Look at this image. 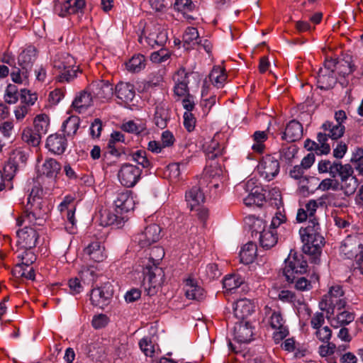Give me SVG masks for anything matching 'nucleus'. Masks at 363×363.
<instances>
[{
  "instance_id": "obj_49",
  "label": "nucleus",
  "mask_w": 363,
  "mask_h": 363,
  "mask_svg": "<svg viewBox=\"0 0 363 363\" xmlns=\"http://www.w3.org/2000/svg\"><path fill=\"white\" fill-rule=\"evenodd\" d=\"M18 90L16 85L9 84L4 94L5 102L9 104H13L18 101Z\"/></svg>"
},
{
  "instance_id": "obj_37",
  "label": "nucleus",
  "mask_w": 363,
  "mask_h": 363,
  "mask_svg": "<svg viewBox=\"0 0 363 363\" xmlns=\"http://www.w3.org/2000/svg\"><path fill=\"white\" fill-rule=\"evenodd\" d=\"M21 138L25 143L35 147L40 144L42 135L34 129L26 128L23 130Z\"/></svg>"
},
{
  "instance_id": "obj_44",
  "label": "nucleus",
  "mask_w": 363,
  "mask_h": 363,
  "mask_svg": "<svg viewBox=\"0 0 363 363\" xmlns=\"http://www.w3.org/2000/svg\"><path fill=\"white\" fill-rule=\"evenodd\" d=\"M358 185L357 179L353 176L341 182L340 189L344 191L345 195L350 196L355 192Z\"/></svg>"
},
{
  "instance_id": "obj_64",
  "label": "nucleus",
  "mask_w": 363,
  "mask_h": 363,
  "mask_svg": "<svg viewBox=\"0 0 363 363\" xmlns=\"http://www.w3.org/2000/svg\"><path fill=\"white\" fill-rule=\"evenodd\" d=\"M286 220V215L284 212L278 210L274 217L272 219L271 225L269 228H273V229L277 230V228L282 223H284Z\"/></svg>"
},
{
  "instance_id": "obj_27",
  "label": "nucleus",
  "mask_w": 363,
  "mask_h": 363,
  "mask_svg": "<svg viewBox=\"0 0 363 363\" xmlns=\"http://www.w3.org/2000/svg\"><path fill=\"white\" fill-rule=\"evenodd\" d=\"M257 247L256 244L249 242L245 244L240 252V258L242 263L249 264L255 260L257 256Z\"/></svg>"
},
{
  "instance_id": "obj_38",
  "label": "nucleus",
  "mask_w": 363,
  "mask_h": 363,
  "mask_svg": "<svg viewBox=\"0 0 363 363\" xmlns=\"http://www.w3.org/2000/svg\"><path fill=\"white\" fill-rule=\"evenodd\" d=\"M211 82L217 87H221L227 79L225 70L220 67H214L209 74Z\"/></svg>"
},
{
  "instance_id": "obj_41",
  "label": "nucleus",
  "mask_w": 363,
  "mask_h": 363,
  "mask_svg": "<svg viewBox=\"0 0 363 363\" xmlns=\"http://www.w3.org/2000/svg\"><path fill=\"white\" fill-rule=\"evenodd\" d=\"M34 130L40 135L47 133L49 128V117L46 114L38 115L34 119Z\"/></svg>"
},
{
  "instance_id": "obj_60",
  "label": "nucleus",
  "mask_w": 363,
  "mask_h": 363,
  "mask_svg": "<svg viewBox=\"0 0 363 363\" xmlns=\"http://www.w3.org/2000/svg\"><path fill=\"white\" fill-rule=\"evenodd\" d=\"M65 90L64 89L57 88L50 93L49 101L52 104H57L65 97Z\"/></svg>"
},
{
  "instance_id": "obj_18",
  "label": "nucleus",
  "mask_w": 363,
  "mask_h": 363,
  "mask_svg": "<svg viewBox=\"0 0 363 363\" xmlns=\"http://www.w3.org/2000/svg\"><path fill=\"white\" fill-rule=\"evenodd\" d=\"M170 119V111L167 103L160 102L156 105L154 115V123L160 128L167 127V122Z\"/></svg>"
},
{
  "instance_id": "obj_58",
  "label": "nucleus",
  "mask_w": 363,
  "mask_h": 363,
  "mask_svg": "<svg viewBox=\"0 0 363 363\" xmlns=\"http://www.w3.org/2000/svg\"><path fill=\"white\" fill-rule=\"evenodd\" d=\"M20 96L21 103L25 104L24 105H26L27 106L34 104L37 100L36 94H31L30 91L27 89H21Z\"/></svg>"
},
{
  "instance_id": "obj_39",
  "label": "nucleus",
  "mask_w": 363,
  "mask_h": 363,
  "mask_svg": "<svg viewBox=\"0 0 363 363\" xmlns=\"http://www.w3.org/2000/svg\"><path fill=\"white\" fill-rule=\"evenodd\" d=\"M145 59L143 55H134L128 62L125 66L128 71L132 72H139L145 67Z\"/></svg>"
},
{
  "instance_id": "obj_42",
  "label": "nucleus",
  "mask_w": 363,
  "mask_h": 363,
  "mask_svg": "<svg viewBox=\"0 0 363 363\" xmlns=\"http://www.w3.org/2000/svg\"><path fill=\"white\" fill-rule=\"evenodd\" d=\"M301 274L294 275V279L286 280L287 282L294 284V288L298 291H308L312 289V281H308L306 277L300 276Z\"/></svg>"
},
{
  "instance_id": "obj_2",
  "label": "nucleus",
  "mask_w": 363,
  "mask_h": 363,
  "mask_svg": "<svg viewBox=\"0 0 363 363\" xmlns=\"http://www.w3.org/2000/svg\"><path fill=\"white\" fill-rule=\"evenodd\" d=\"M148 257H143L139 265L143 268L142 287L147 296H154L164 281V272L160 267V262L164 256V249L155 246L150 249Z\"/></svg>"
},
{
  "instance_id": "obj_12",
  "label": "nucleus",
  "mask_w": 363,
  "mask_h": 363,
  "mask_svg": "<svg viewBox=\"0 0 363 363\" xmlns=\"http://www.w3.org/2000/svg\"><path fill=\"white\" fill-rule=\"evenodd\" d=\"M114 204L116 206V213L123 215L132 210L135 207V201L131 194V191L128 190H124L121 192H118L116 198L114 200Z\"/></svg>"
},
{
  "instance_id": "obj_32",
  "label": "nucleus",
  "mask_w": 363,
  "mask_h": 363,
  "mask_svg": "<svg viewBox=\"0 0 363 363\" xmlns=\"http://www.w3.org/2000/svg\"><path fill=\"white\" fill-rule=\"evenodd\" d=\"M60 169L61 164L55 159L49 158L45 160L40 171L48 177L56 178Z\"/></svg>"
},
{
  "instance_id": "obj_22",
  "label": "nucleus",
  "mask_w": 363,
  "mask_h": 363,
  "mask_svg": "<svg viewBox=\"0 0 363 363\" xmlns=\"http://www.w3.org/2000/svg\"><path fill=\"white\" fill-rule=\"evenodd\" d=\"M318 87L328 90L334 87L337 83L336 74L328 72L327 69H320L317 77Z\"/></svg>"
},
{
  "instance_id": "obj_30",
  "label": "nucleus",
  "mask_w": 363,
  "mask_h": 363,
  "mask_svg": "<svg viewBox=\"0 0 363 363\" xmlns=\"http://www.w3.org/2000/svg\"><path fill=\"white\" fill-rule=\"evenodd\" d=\"M353 168L350 164H342L340 162H334V167L331 169V177L335 178L338 175L341 182H344V179L353 177Z\"/></svg>"
},
{
  "instance_id": "obj_3",
  "label": "nucleus",
  "mask_w": 363,
  "mask_h": 363,
  "mask_svg": "<svg viewBox=\"0 0 363 363\" xmlns=\"http://www.w3.org/2000/svg\"><path fill=\"white\" fill-rule=\"evenodd\" d=\"M45 220L46 211L43 208L42 203L32 202L30 198H28L23 213L17 218L16 223L19 226L26 221L33 226H42L44 225Z\"/></svg>"
},
{
  "instance_id": "obj_34",
  "label": "nucleus",
  "mask_w": 363,
  "mask_h": 363,
  "mask_svg": "<svg viewBox=\"0 0 363 363\" xmlns=\"http://www.w3.org/2000/svg\"><path fill=\"white\" fill-rule=\"evenodd\" d=\"M354 319V314L344 311L338 313L335 317L331 318L330 325L333 328H339L352 323Z\"/></svg>"
},
{
  "instance_id": "obj_35",
  "label": "nucleus",
  "mask_w": 363,
  "mask_h": 363,
  "mask_svg": "<svg viewBox=\"0 0 363 363\" xmlns=\"http://www.w3.org/2000/svg\"><path fill=\"white\" fill-rule=\"evenodd\" d=\"M244 284V279L239 274L226 275L223 280V288L228 291L237 289Z\"/></svg>"
},
{
  "instance_id": "obj_29",
  "label": "nucleus",
  "mask_w": 363,
  "mask_h": 363,
  "mask_svg": "<svg viewBox=\"0 0 363 363\" xmlns=\"http://www.w3.org/2000/svg\"><path fill=\"white\" fill-rule=\"evenodd\" d=\"M204 200V194L199 186H193L186 193V201L191 210L196 206H199L200 203H203Z\"/></svg>"
},
{
  "instance_id": "obj_52",
  "label": "nucleus",
  "mask_w": 363,
  "mask_h": 363,
  "mask_svg": "<svg viewBox=\"0 0 363 363\" xmlns=\"http://www.w3.org/2000/svg\"><path fill=\"white\" fill-rule=\"evenodd\" d=\"M354 71V65L347 60H339L337 61L336 72L342 77H345Z\"/></svg>"
},
{
  "instance_id": "obj_59",
  "label": "nucleus",
  "mask_w": 363,
  "mask_h": 363,
  "mask_svg": "<svg viewBox=\"0 0 363 363\" xmlns=\"http://www.w3.org/2000/svg\"><path fill=\"white\" fill-rule=\"evenodd\" d=\"M315 335L323 342H328L332 336V330L328 326L320 328L316 330Z\"/></svg>"
},
{
  "instance_id": "obj_63",
  "label": "nucleus",
  "mask_w": 363,
  "mask_h": 363,
  "mask_svg": "<svg viewBox=\"0 0 363 363\" xmlns=\"http://www.w3.org/2000/svg\"><path fill=\"white\" fill-rule=\"evenodd\" d=\"M108 318L106 315L99 314L94 316L91 324L95 329L104 328L108 324Z\"/></svg>"
},
{
  "instance_id": "obj_15",
  "label": "nucleus",
  "mask_w": 363,
  "mask_h": 363,
  "mask_svg": "<svg viewBox=\"0 0 363 363\" xmlns=\"http://www.w3.org/2000/svg\"><path fill=\"white\" fill-rule=\"evenodd\" d=\"M91 90L95 97L101 100H108L113 95V86L108 81H99L92 83Z\"/></svg>"
},
{
  "instance_id": "obj_7",
  "label": "nucleus",
  "mask_w": 363,
  "mask_h": 363,
  "mask_svg": "<svg viewBox=\"0 0 363 363\" xmlns=\"http://www.w3.org/2000/svg\"><path fill=\"white\" fill-rule=\"evenodd\" d=\"M142 169L135 165L124 163L118 172L120 183L125 187H133L140 179Z\"/></svg>"
},
{
  "instance_id": "obj_13",
  "label": "nucleus",
  "mask_w": 363,
  "mask_h": 363,
  "mask_svg": "<svg viewBox=\"0 0 363 363\" xmlns=\"http://www.w3.org/2000/svg\"><path fill=\"white\" fill-rule=\"evenodd\" d=\"M67 141L65 135H50L46 141V147L55 155H62L66 150Z\"/></svg>"
},
{
  "instance_id": "obj_55",
  "label": "nucleus",
  "mask_w": 363,
  "mask_h": 363,
  "mask_svg": "<svg viewBox=\"0 0 363 363\" xmlns=\"http://www.w3.org/2000/svg\"><path fill=\"white\" fill-rule=\"evenodd\" d=\"M78 68L74 67V65L71 67V68H68L62 70L58 76V80L60 82H69L71 80L74 79L77 77Z\"/></svg>"
},
{
  "instance_id": "obj_1",
  "label": "nucleus",
  "mask_w": 363,
  "mask_h": 363,
  "mask_svg": "<svg viewBox=\"0 0 363 363\" xmlns=\"http://www.w3.org/2000/svg\"><path fill=\"white\" fill-rule=\"evenodd\" d=\"M323 198L318 201L310 200L303 208H299L296 215V220L302 223L308 220V225L301 228L299 230L301 241L303 242L302 251L310 257L311 262L318 264L320 262V256L322 247L325 245V238L320 234V226L315 212L319 205L323 206Z\"/></svg>"
},
{
  "instance_id": "obj_6",
  "label": "nucleus",
  "mask_w": 363,
  "mask_h": 363,
  "mask_svg": "<svg viewBox=\"0 0 363 363\" xmlns=\"http://www.w3.org/2000/svg\"><path fill=\"white\" fill-rule=\"evenodd\" d=\"M113 295V286L111 283L107 282L91 290L90 301L93 306L104 309L110 303Z\"/></svg>"
},
{
  "instance_id": "obj_36",
  "label": "nucleus",
  "mask_w": 363,
  "mask_h": 363,
  "mask_svg": "<svg viewBox=\"0 0 363 363\" xmlns=\"http://www.w3.org/2000/svg\"><path fill=\"white\" fill-rule=\"evenodd\" d=\"M79 127V118L77 116H71L65 120L62 125V130L67 136L75 135Z\"/></svg>"
},
{
  "instance_id": "obj_28",
  "label": "nucleus",
  "mask_w": 363,
  "mask_h": 363,
  "mask_svg": "<svg viewBox=\"0 0 363 363\" xmlns=\"http://www.w3.org/2000/svg\"><path fill=\"white\" fill-rule=\"evenodd\" d=\"M321 128L332 140H337L342 137L345 130L342 124H334L333 122L329 121L323 123Z\"/></svg>"
},
{
  "instance_id": "obj_23",
  "label": "nucleus",
  "mask_w": 363,
  "mask_h": 363,
  "mask_svg": "<svg viewBox=\"0 0 363 363\" xmlns=\"http://www.w3.org/2000/svg\"><path fill=\"white\" fill-rule=\"evenodd\" d=\"M84 255L87 256L90 259L96 262H102L106 257L104 247L98 241L90 243L84 250Z\"/></svg>"
},
{
  "instance_id": "obj_21",
  "label": "nucleus",
  "mask_w": 363,
  "mask_h": 363,
  "mask_svg": "<svg viewBox=\"0 0 363 363\" xmlns=\"http://www.w3.org/2000/svg\"><path fill=\"white\" fill-rule=\"evenodd\" d=\"M128 220L127 217L119 214L114 213L110 211L104 210L101 214V223L103 225H113L116 228H121Z\"/></svg>"
},
{
  "instance_id": "obj_40",
  "label": "nucleus",
  "mask_w": 363,
  "mask_h": 363,
  "mask_svg": "<svg viewBox=\"0 0 363 363\" xmlns=\"http://www.w3.org/2000/svg\"><path fill=\"white\" fill-rule=\"evenodd\" d=\"M199 34L198 30L194 27H188L182 37L184 45H187L186 48L189 49V46L194 45L198 43Z\"/></svg>"
},
{
  "instance_id": "obj_46",
  "label": "nucleus",
  "mask_w": 363,
  "mask_h": 363,
  "mask_svg": "<svg viewBox=\"0 0 363 363\" xmlns=\"http://www.w3.org/2000/svg\"><path fill=\"white\" fill-rule=\"evenodd\" d=\"M264 201V194L256 189L255 191L250 193L245 199H244V203L246 206L256 205L257 206H262Z\"/></svg>"
},
{
  "instance_id": "obj_50",
  "label": "nucleus",
  "mask_w": 363,
  "mask_h": 363,
  "mask_svg": "<svg viewBox=\"0 0 363 363\" xmlns=\"http://www.w3.org/2000/svg\"><path fill=\"white\" fill-rule=\"evenodd\" d=\"M298 149L294 145L283 146L279 151V157L282 160L290 162L297 153Z\"/></svg>"
},
{
  "instance_id": "obj_17",
  "label": "nucleus",
  "mask_w": 363,
  "mask_h": 363,
  "mask_svg": "<svg viewBox=\"0 0 363 363\" xmlns=\"http://www.w3.org/2000/svg\"><path fill=\"white\" fill-rule=\"evenodd\" d=\"M115 93L118 99L126 104L131 102L135 96L134 85L128 82H119L115 87Z\"/></svg>"
},
{
  "instance_id": "obj_62",
  "label": "nucleus",
  "mask_w": 363,
  "mask_h": 363,
  "mask_svg": "<svg viewBox=\"0 0 363 363\" xmlns=\"http://www.w3.org/2000/svg\"><path fill=\"white\" fill-rule=\"evenodd\" d=\"M304 169L301 165H296L290 171V176L295 179H301V182H307L308 177L303 176Z\"/></svg>"
},
{
  "instance_id": "obj_43",
  "label": "nucleus",
  "mask_w": 363,
  "mask_h": 363,
  "mask_svg": "<svg viewBox=\"0 0 363 363\" xmlns=\"http://www.w3.org/2000/svg\"><path fill=\"white\" fill-rule=\"evenodd\" d=\"M205 152L208 160H213L223 155V148L220 147L217 141L212 140L211 143L205 148Z\"/></svg>"
},
{
  "instance_id": "obj_5",
  "label": "nucleus",
  "mask_w": 363,
  "mask_h": 363,
  "mask_svg": "<svg viewBox=\"0 0 363 363\" xmlns=\"http://www.w3.org/2000/svg\"><path fill=\"white\" fill-rule=\"evenodd\" d=\"M285 264L283 274L286 280H293L294 275L303 274L307 272V261L302 254L291 251Z\"/></svg>"
},
{
  "instance_id": "obj_10",
  "label": "nucleus",
  "mask_w": 363,
  "mask_h": 363,
  "mask_svg": "<svg viewBox=\"0 0 363 363\" xmlns=\"http://www.w3.org/2000/svg\"><path fill=\"white\" fill-rule=\"evenodd\" d=\"M38 229L31 226H25L17 230L18 245L23 249L30 250L37 245L39 238Z\"/></svg>"
},
{
  "instance_id": "obj_56",
  "label": "nucleus",
  "mask_w": 363,
  "mask_h": 363,
  "mask_svg": "<svg viewBox=\"0 0 363 363\" xmlns=\"http://www.w3.org/2000/svg\"><path fill=\"white\" fill-rule=\"evenodd\" d=\"M169 57V51L161 48L158 51L153 52L150 55V60L153 62L160 63L166 61Z\"/></svg>"
},
{
  "instance_id": "obj_19",
  "label": "nucleus",
  "mask_w": 363,
  "mask_h": 363,
  "mask_svg": "<svg viewBox=\"0 0 363 363\" xmlns=\"http://www.w3.org/2000/svg\"><path fill=\"white\" fill-rule=\"evenodd\" d=\"M184 291L189 299L200 301L204 298L203 289L193 278L189 277L185 280Z\"/></svg>"
},
{
  "instance_id": "obj_8",
  "label": "nucleus",
  "mask_w": 363,
  "mask_h": 363,
  "mask_svg": "<svg viewBox=\"0 0 363 363\" xmlns=\"http://www.w3.org/2000/svg\"><path fill=\"white\" fill-rule=\"evenodd\" d=\"M279 168L278 160L270 155L263 157L257 165L261 177L267 181L272 180L279 174Z\"/></svg>"
},
{
  "instance_id": "obj_4",
  "label": "nucleus",
  "mask_w": 363,
  "mask_h": 363,
  "mask_svg": "<svg viewBox=\"0 0 363 363\" xmlns=\"http://www.w3.org/2000/svg\"><path fill=\"white\" fill-rule=\"evenodd\" d=\"M320 309L326 311L328 313L333 314L335 309L341 310L346 306L344 291L339 285L330 287L328 294L324 296L320 302Z\"/></svg>"
},
{
  "instance_id": "obj_25",
  "label": "nucleus",
  "mask_w": 363,
  "mask_h": 363,
  "mask_svg": "<svg viewBox=\"0 0 363 363\" xmlns=\"http://www.w3.org/2000/svg\"><path fill=\"white\" fill-rule=\"evenodd\" d=\"M259 241L262 248L265 250L271 249L278 241L277 230L273 229V228H269L267 230H262L259 235Z\"/></svg>"
},
{
  "instance_id": "obj_20",
  "label": "nucleus",
  "mask_w": 363,
  "mask_h": 363,
  "mask_svg": "<svg viewBox=\"0 0 363 363\" xmlns=\"http://www.w3.org/2000/svg\"><path fill=\"white\" fill-rule=\"evenodd\" d=\"M235 316L240 320H243L250 316L255 311L253 303L247 298L238 300L234 307Z\"/></svg>"
},
{
  "instance_id": "obj_47",
  "label": "nucleus",
  "mask_w": 363,
  "mask_h": 363,
  "mask_svg": "<svg viewBox=\"0 0 363 363\" xmlns=\"http://www.w3.org/2000/svg\"><path fill=\"white\" fill-rule=\"evenodd\" d=\"M71 1V0H66L62 2L57 1L55 4V12L61 17L73 13Z\"/></svg>"
},
{
  "instance_id": "obj_16",
  "label": "nucleus",
  "mask_w": 363,
  "mask_h": 363,
  "mask_svg": "<svg viewBox=\"0 0 363 363\" xmlns=\"http://www.w3.org/2000/svg\"><path fill=\"white\" fill-rule=\"evenodd\" d=\"M269 323L272 328L277 330L274 333V338L276 341L283 340L287 336L289 331L284 325V321L280 312L274 311L272 313Z\"/></svg>"
},
{
  "instance_id": "obj_14",
  "label": "nucleus",
  "mask_w": 363,
  "mask_h": 363,
  "mask_svg": "<svg viewBox=\"0 0 363 363\" xmlns=\"http://www.w3.org/2000/svg\"><path fill=\"white\" fill-rule=\"evenodd\" d=\"M303 136V126L296 120L289 121L282 133L281 139L287 142H295L300 140Z\"/></svg>"
},
{
  "instance_id": "obj_53",
  "label": "nucleus",
  "mask_w": 363,
  "mask_h": 363,
  "mask_svg": "<svg viewBox=\"0 0 363 363\" xmlns=\"http://www.w3.org/2000/svg\"><path fill=\"white\" fill-rule=\"evenodd\" d=\"M195 8V5L191 0H175L174 4V10L186 13L192 11Z\"/></svg>"
},
{
  "instance_id": "obj_33",
  "label": "nucleus",
  "mask_w": 363,
  "mask_h": 363,
  "mask_svg": "<svg viewBox=\"0 0 363 363\" xmlns=\"http://www.w3.org/2000/svg\"><path fill=\"white\" fill-rule=\"evenodd\" d=\"M75 64L74 58L67 53H62L55 56L53 60V66L55 69L62 70L71 68Z\"/></svg>"
},
{
  "instance_id": "obj_9",
  "label": "nucleus",
  "mask_w": 363,
  "mask_h": 363,
  "mask_svg": "<svg viewBox=\"0 0 363 363\" xmlns=\"http://www.w3.org/2000/svg\"><path fill=\"white\" fill-rule=\"evenodd\" d=\"M160 233L161 228L158 225L153 223L147 226L143 232L136 235L134 238V241L140 247H147L160 240L161 238Z\"/></svg>"
},
{
  "instance_id": "obj_26",
  "label": "nucleus",
  "mask_w": 363,
  "mask_h": 363,
  "mask_svg": "<svg viewBox=\"0 0 363 363\" xmlns=\"http://www.w3.org/2000/svg\"><path fill=\"white\" fill-rule=\"evenodd\" d=\"M252 330L248 323H241L235 327V338L240 343H247L252 339Z\"/></svg>"
},
{
  "instance_id": "obj_48",
  "label": "nucleus",
  "mask_w": 363,
  "mask_h": 363,
  "mask_svg": "<svg viewBox=\"0 0 363 363\" xmlns=\"http://www.w3.org/2000/svg\"><path fill=\"white\" fill-rule=\"evenodd\" d=\"M250 222V226L252 230V236H259L262 230H265V223L263 220L257 218L255 216H249L247 218Z\"/></svg>"
},
{
  "instance_id": "obj_31",
  "label": "nucleus",
  "mask_w": 363,
  "mask_h": 363,
  "mask_svg": "<svg viewBox=\"0 0 363 363\" xmlns=\"http://www.w3.org/2000/svg\"><path fill=\"white\" fill-rule=\"evenodd\" d=\"M30 264H17L12 269V274L17 279H35V272Z\"/></svg>"
},
{
  "instance_id": "obj_57",
  "label": "nucleus",
  "mask_w": 363,
  "mask_h": 363,
  "mask_svg": "<svg viewBox=\"0 0 363 363\" xmlns=\"http://www.w3.org/2000/svg\"><path fill=\"white\" fill-rule=\"evenodd\" d=\"M326 345H322L319 347L318 352L321 357H328L333 356L335 357V354L336 351V345L333 342H327Z\"/></svg>"
},
{
  "instance_id": "obj_24",
  "label": "nucleus",
  "mask_w": 363,
  "mask_h": 363,
  "mask_svg": "<svg viewBox=\"0 0 363 363\" xmlns=\"http://www.w3.org/2000/svg\"><path fill=\"white\" fill-rule=\"evenodd\" d=\"M92 102L93 99L91 94L86 91H82L75 97L74 100L72 101V106L75 111L81 113L91 106Z\"/></svg>"
},
{
  "instance_id": "obj_61",
  "label": "nucleus",
  "mask_w": 363,
  "mask_h": 363,
  "mask_svg": "<svg viewBox=\"0 0 363 363\" xmlns=\"http://www.w3.org/2000/svg\"><path fill=\"white\" fill-rule=\"evenodd\" d=\"M18 258L22 260L21 264H24L25 265L31 264L35 260V255L26 249H23L21 253L18 254Z\"/></svg>"
},
{
  "instance_id": "obj_54",
  "label": "nucleus",
  "mask_w": 363,
  "mask_h": 363,
  "mask_svg": "<svg viewBox=\"0 0 363 363\" xmlns=\"http://www.w3.org/2000/svg\"><path fill=\"white\" fill-rule=\"evenodd\" d=\"M139 346L143 352L149 357H152L155 353V345L152 340L148 337H144L140 340Z\"/></svg>"
},
{
  "instance_id": "obj_51",
  "label": "nucleus",
  "mask_w": 363,
  "mask_h": 363,
  "mask_svg": "<svg viewBox=\"0 0 363 363\" xmlns=\"http://www.w3.org/2000/svg\"><path fill=\"white\" fill-rule=\"evenodd\" d=\"M132 158L139 165H141L143 168H148L151 165L145 150H140L134 152L132 154Z\"/></svg>"
},
{
  "instance_id": "obj_45",
  "label": "nucleus",
  "mask_w": 363,
  "mask_h": 363,
  "mask_svg": "<svg viewBox=\"0 0 363 363\" xmlns=\"http://www.w3.org/2000/svg\"><path fill=\"white\" fill-rule=\"evenodd\" d=\"M255 143L252 146V149L257 152L262 153L264 149V143L267 139V135L264 131H256L254 135Z\"/></svg>"
},
{
  "instance_id": "obj_11",
  "label": "nucleus",
  "mask_w": 363,
  "mask_h": 363,
  "mask_svg": "<svg viewBox=\"0 0 363 363\" xmlns=\"http://www.w3.org/2000/svg\"><path fill=\"white\" fill-rule=\"evenodd\" d=\"M37 58V50L33 46H28L23 50L18 57V64L22 69V74L25 79H28L34 62Z\"/></svg>"
}]
</instances>
